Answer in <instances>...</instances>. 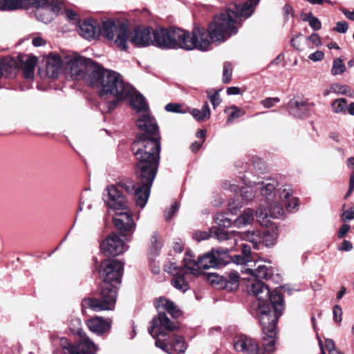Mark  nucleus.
I'll return each instance as SVG.
<instances>
[{"instance_id": "nucleus-1", "label": "nucleus", "mask_w": 354, "mask_h": 354, "mask_svg": "<svg viewBox=\"0 0 354 354\" xmlns=\"http://www.w3.org/2000/svg\"><path fill=\"white\" fill-rule=\"evenodd\" d=\"M137 160L136 173L140 183L136 185L131 180H124L117 187L133 196L137 206L143 208L148 201L151 187L160 163V145L156 141L138 140L133 146Z\"/></svg>"}, {"instance_id": "nucleus-2", "label": "nucleus", "mask_w": 354, "mask_h": 354, "mask_svg": "<svg viewBox=\"0 0 354 354\" xmlns=\"http://www.w3.org/2000/svg\"><path fill=\"white\" fill-rule=\"evenodd\" d=\"M252 9L248 3L232 2L218 15L214 17L208 26L210 41L223 42L238 32L241 17L248 18Z\"/></svg>"}, {"instance_id": "nucleus-3", "label": "nucleus", "mask_w": 354, "mask_h": 354, "mask_svg": "<svg viewBox=\"0 0 354 354\" xmlns=\"http://www.w3.org/2000/svg\"><path fill=\"white\" fill-rule=\"evenodd\" d=\"M158 35L165 39L159 40L158 45L162 49H178L185 50L197 49L207 51L209 49L211 41L205 28L196 26L189 32L178 28H165V35L162 31L158 32Z\"/></svg>"}, {"instance_id": "nucleus-4", "label": "nucleus", "mask_w": 354, "mask_h": 354, "mask_svg": "<svg viewBox=\"0 0 354 354\" xmlns=\"http://www.w3.org/2000/svg\"><path fill=\"white\" fill-rule=\"evenodd\" d=\"M90 86L100 87L99 95L102 99L110 97L115 99L107 102L106 106L108 112H111L118 103L131 94L133 87L124 82L120 74L105 69L100 66L96 74L89 77Z\"/></svg>"}, {"instance_id": "nucleus-5", "label": "nucleus", "mask_w": 354, "mask_h": 354, "mask_svg": "<svg viewBox=\"0 0 354 354\" xmlns=\"http://www.w3.org/2000/svg\"><path fill=\"white\" fill-rule=\"evenodd\" d=\"M283 312L273 313L271 315H263L258 318L263 334V354H270L274 351L275 339L277 335V323ZM234 348L238 352L248 354H259L260 349L255 340L245 335H241L234 343Z\"/></svg>"}, {"instance_id": "nucleus-6", "label": "nucleus", "mask_w": 354, "mask_h": 354, "mask_svg": "<svg viewBox=\"0 0 354 354\" xmlns=\"http://www.w3.org/2000/svg\"><path fill=\"white\" fill-rule=\"evenodd\" d=\"M248 292L256 297L252 302L251 310L257 318L283 312V299L281 295L276 290L270 292L263 282L259 280L253 281Z\"/></svg>"}, {"instance_id": "nucleus-7", "label": "nucleus", "mask_w": 354, "mask_h": 354, "mask_svg": "<svg viewBox=\"0 0 354 354\" xmlns=\"http://www.w3.org/2000/svg\"><path fill=\"white\" fill-rule=\"evenodd\" d=\"M30 7L41 9L42 11L36 13V17L38 20L47 24L53 19L51 12L58 13L64 8V4L62 0H0V8L4 10Z\"/></svg>"}, {"instance_id": "nucleus-8", "label": "nucleus", "mask_w": 354, "mask_h": 354, "mask_svg": "<svg viewBox=\"0 0 354 354\" xmlns=\"http://www.w3.org/2000/svg\"><path fill=\"white\" fill-rule=\"evenodd\" d=\"M230 249L213 248L210 252L199 257L198 261L194 259V256L191 252H187L185 257V266L189 270L190 274L198 276L202 273V270L218 268L230 263Z\"/></svg>"}, {"instance_id": "nucleus-9", "label": "nucleus", "mask_w": 354, "mask_h": 354, "mask_svg": "<svg viewBox=\"0 0 354 354\" xmlns=\"http://www.w3.org/2000/svg\"><path fill=\"white\" fill-rule=\"evenodd\" d=\"M155 306L158 311V315L152 319L151 326L148 330L149 333L153 336V333L156 330V335L160 336L176 330L177 326L170 321L165 312H162V310H166L172 317H179L181 313L174 303L165 297H160L156 301Z\"/></svg>"}, {"instance_id": "nucleus-10", "label": "nucleus", "mask_w": 354, "mask_h": 354, "mask_svg": "<svg viewBox=\"0 0 354 354\" xmlns=\"http://www.w3.org/2000/svg\"><path fill=\"white\" fill-rule=\"evenodd\" d=\"M50 339L55 346H59L54 354H95L97 351L95 344L86 335H81L75 344H72L67 338L57 333H53Z\"/></svg>"}, {"instance_id": "nucleus-11", "label": "nucleus", "mask_w": 354, "mask_h": 354, "mask_svg": "<svg viewBox=\"0 0 354 354\" xmlns=\"http://www.w3.org/2000/svg\"><path fill=\"white\" fill-rule=\"evenodd\" d=\"M100 32L120 50L125 51L128 49L129 26L127 22L108 19L102 22Z\"/></svg>"}, {"instance_id": "nucleus-12", "label": "nucleus", "mask_w": 354, "mask_h": 354, "mask_svg": "<svg viewBox=\"0 0 354 354\" xmlns=\"http://www.w3.org/2000/svg\"><path fill=\"white\" fill-rule=\"evenodd\" d=\"M118 289L117 286L102 283L100 298H84L82 301V306L84 308H91L95 312L112 310L115 306Z\"/></svg>"}, {"instance_id": "nucleus-13", "label": "nucleus", "mask_w": 354, "mask_h": 354, "mask_svg": "<svg viewBox=\"0 0 354 354\" xmlns=\"http://www.w3.org/2000/svg\"><path fill=\"white\" fill-rule=\"evenodd\" d=\"M160 31H162L165 34V28L161 27H158L156 29L150 27H136L132 32L129 30L128 44L131 43L134 46L138 48H144L152 45L162 49V46L158 45L159 40L165 39V37H162L158 35V32Z\"/></svg>"}, {"instance_id": "nucleus-14", "label": "nucleus", "mask_w": 354, "mask_h": 354, "mask_svg": "<svg viewBox=\"0 0 354 354\" xmlns=\"http://www.w3.org/2000/svg\"><path fill=\"white\" fill-rule=\"evenodd\" d=\"M99 66L91 59L81 56H75L68 62L71 77L75 80L83 79L88 84H90L89 77L96 74Z\"/></svg>"}, {"instance_id": "nucleus-15", "label": "nucleus", "mask_w": 354, "mask_h": 354, "mask_svg": "<svg viewBox=\"0 0 354 354\" xmlns=\"http://www.w3.org/2000/svg\"><path fill=\"white\" fill-rule=\"evenodd\" d=\"M136 126L139 129L143 131L144 133L138 135L136 139L132 144V151H133L134 144L138 140L156 141L159 143L160 151L161 144L158 127L156 120L150 115L149 111L140 113V116L136 120Z\"/></svg>"}, {"instance_id": "nucleus-16", "label": "nucleus", "mask_w": 354, "mask_h": 354, "mask_svg": "<svg viewBox=\"0 0 354 354\" xmlns=\"http://www.w3.org/2000/svg\"><path fill=\"white\" fill-rule=\"evenodd\" d=\"M124 264L113 259H106L102 261L99 271L103 283H109L118 287L120 286L123 274Z\"/></svg>"}, {"instance_id": "nucleus-17", "label": "nucleus", "mask_w": 354, "mask_h": 354, "mask_svg": "<svg viewBox=\"0 0 354 354\" xmlns=\"http://www.w3.org/2000/svg\"><path fill=\"white\" fill-rule=\"evenodd\" d=\"M128 246L117 233L109 235L100 244L102 252L106 257H115L122 254Z\"/></svg>"}, {"instance_id": "nucleus-18", "label": "nucleus", "mask_w": 354, "mask_h": 354, "mask_svg": "<svg viewBox=\"0 0 354 354\" xmlns=\"http://www.w3.org/2000/svg\"><path fill=\"white\" fill-rule=\"evenodd\" d=\"M113 221L115 227L123 236L131 235L136 230V225L128 207L126 209L116 211L113 216Z\"/></svg>"}, {"instance_id": "nucleus-19", "label": "nucleus", "mask_w": 354, "mask_h": 354, "mask_svg": "<svg viewBox=\"0 0 354 354\" xmlns=\"http://www.w3.org/2000/svg\"><path fill=\"white\" fill-rule=\"evenodd\" d=\"M105 192H107L108 198L104 199V201L110 208L115 212L126 209L128 207L127 199L118 187L110 185L107 187Z\"/></svg>"}, {"instance_id": "nucleus-20", "label": "nucleus", "mask_w": 354, "mask_h": 354, "mask_svg": "<svg viewBox=\"0 0 354 354\" xmlns=\"http://www.w3.org/2000/svg\"><path fill=\"white\" fill-rule=\"evenodd\" d=\"M243 280L256 281L260 279H268L272 275L271 266L259 264L255 269L241 266L240 270Z\"/></svg>"}, {"instance_id": "nucleus-21", "label": "nucleus", "mask_w": 354, "mask_h": 354, "mask_svg": "<svg viewBox=\"0 0 354 354\" xmlns=\"http://www.w3.org/2000/svg\"><path fill=\"white\" fill-rule=\"evenodd\" d=\"M283 213L282 205L279 203L275 202L270 204L267 207H263L261 205L257 212V216L261 225H266L269 221L268 220L269 217L279 218L282 217Z\"/></svg>"}, {"instance_id": "nucleus-22", "label": "nucleus", "mask_w": 354, "mask_h": 354, "mask_svg": "<svg viewBox=\"0 0 354 354\" xmlns=\"http://www.w3.org/2000/svg\"><path fill=\"white\" fill-rule=\"evenodd\" d=\"M79 33L84 38L90 40L100 35V28L93 19L79 21Z\"/></svg>"}, {"instance_id": "nucleus-23", "label": "nucleus", "mask_w": 354, "mask_h": 354, "mask_svg": "<svg viewBox=\"0 0 354 354\" xmlns=\"http://www.w3.org/2000/svg\"><path fill=\"white\" fill-rule=\"evenodd\" d=\"M86 325L91 332L102 335L110 330L111 320L96 316L89 319L86 322Z\"/></svg>"}, {"instance_id": "nucleus-24", "label": "nucleus", "mask_w": 354, "mask_h": 354, "mask_svg": "<svg viewBox=\"0 0 354 354\" xmlns=\"http://www.w3.org/2000/svg\"><path fill=\"white\" fill-rule=\"evenodd\" d=\"M127 98L129 99L131 106L133 109L136 110L138 113L140 114L149 111L148 104L144 96L138 93L133 88L131 94L127 96Z\"/></svg>"}, {"instance_id": "nucleus-25", "label": "nucleus", "mask_w": 354, "mask_h": 354, "mask_svg": "<svg viewBox=\"0 0 354 354\" xmlns=\"http://www.w3.org/2000/svg\"><path fill=\"white\" fill-rule=\"evenodd\" d=\"M17 58L23 68L24 77L32 78L37 61V57L32 55H19Z\"/></svg>"}, {"instance_id": "nucleus-26", "label": "nucleus", "mask_w": 354, "mask_h": 354, "mask_svg": "<svg viewBox=\"0 0 354 354\" xmlns=\"http://www.w3.org/2000/svg\"><path fill=\"white\" fill-rule=\"evenodd\" d=\"M62 66V61L59 55L50 54L46 57V71L48 77L55 78L58 76Z\"/></svg>"}, {"instance_id": "nucleus-27", "label": "nucleus", "mask_w": 354, "mask_h": 354, "mask_svg": "<svg viewBox=\"0 0 354 354\" xmlns=\"http://www.w3.org/2000/svg\"><path fill=\"white\" fill-rule=\"evenodd\" d=\"M290 113L295 117H304L308 111L307 104L303 101L292 100L288 104Z\"/></svg>"}, {"instance_id": "nucleus-28", "label": "nucleus", "mask_w": 354, "mask_h": 354, "mask_svg": "<svg viewBox=\"0 0 354 354\" xmlns=\"http://www.w3.org/2000/svg\"><path fill=\"white\" fill-rule=\"evenodd\" d=\"M210 236L214 239H216L219 241H230L232 245L228 248L232 249H230V251L233 249V245L236 243V239L234 237H231V235L228 232L217 227H212L210 230Z\"/></svg>"}, {"instance_id": "nucleus-29", "label": "nucleus", "mask_w": 354, "mask_h": 354, "mask_svg": "<svg viewBox=\"0 0 354 354\" xmlns=\"http://www.w3.org/2000/svg\"><path fill=\"white\" fill-rule=\"evenodd\" d=\"M254 221V211L248 208L245 209L234 221V225L239 227H244L250 225Z\"/></svg>"}, {"instance_id": "nucleus-30", "label": "nucleus", "mask_w": 354, "mask_h": 354, "mask_svg": "<svg viewBox=\"0 0 354 354\" xmlns=\"http://www.w3.org/2000/svg\"><path fill=\"white\" fill-rule=\"evenodd\" d=\"M190 113L197 121H205L210 118L211 111L208 103L206 102L203 105L201 110L192 109Z\"/></svg>"}, {"instance_id": "nucleus-31", "label": "nucleus", "mask_w": 354, "mask_h": 354, "mask_svg": "<svg viewBox=\"0 0 354 354\" xmlns=\"http://www.w3.org/2000/svg\"><path fill=\"white\" fill-rule=\"evenodd\" d=\"M189 273H182L174 277L171 280V284L176 289L185 292L189 289V284L186 281L185 276Z\"/></svg>"}, {"instance_id": "nucleus-32", "label": "nucleus", "mask_w": 354, "mask_h": 354, "mask_svg": "<svg viewBox=\"0 0 354 354\" xmlns=\"http://www.w3.org/2000/svg\"><path fill=\"white\" fill-rule=\"evenodd\" d=\"M277 239V234L274 231L266 230L263 233L261 232V247L263 245L273 246L276 243Z\"/></svg>"}, {"instance_id": "nucleus-33", "label": "nucleus", "mask_w": 354, "mask_h": 354, "mask_svg": "<svg viewBox=\"0 0 354 354\" xmlns=\"http://www.w3.org/2000/svg\"><path fill=\"white\" fill-rule=\"evenodd\" d=\"M185 262V259H183ZM164 270L165 272L171 274L174 277L177 276L178 274H181L182 273H190L189 270L185 266V263L183 266L181 267L176 264L175 262H169L164 266Z\"/></svg>"}, {"instance_id": "nucleus-34", "label": "nucleus", "mask_w": 354, "mask_h": 354, "mask_svg": "<svg viewBox=\"0 0 354 354\" xmlns=\"http://www.w3.org/2000/svg\"><path fill=\"white\" fill-rule=\"evenodd\" d=\"M330 91L336 94L346 95L354 98V91L347 85L334 83L330 85Z\"/></svg>"}, {"instance_id": "nucleus-35", "label": "nucleus", "mask_w": 354, "mask_h": 354, "mask_svg": "<svg viewBox=\"0 0 354 354\" xmlns=\"http://www.w3.org/2000/svg\"><path fill=\"white\" fill-rule=\"evenodd\" d=\"M244 239L252 243V246L256 250L261 249V232L251 231L247 232L244 234Z\"/></svg>"}, {"instance_id": "nucleus-36", "label": "nucleus", "mask_w": 354, "mask_h": 354, "mask_svg": "<svg viewBox=\"0 0 354 354\" xmlns=\"http://www.w3.org/2000/svg\"><path fill=\"white\" fill-rule=\"evenodd\" d=\"M332 111L335 113L346 115L347 112V101L345 98H339L331 103Z\"/></svg>"}, {"instance_id": "nucleus-37", "label": "nucleus", "mask_w": 354, "mask_h": 354, "mask_svg": "<svg viewBox=\"0 0 354 354\" xmlns=\"http://www.w3.org/2000/svg\"><path fill=\"white\" fill-rule=\"evenodd\" d=\"M319 346L320 348V353L319 354H326L324 348L328 351V354H341V353L336 349L335 342L331 339H326L324 346L322 340L319 339Z\"/></svg>"}, {"instance_id": "nucleus-38", "label": "nucleus", "mask_w": 354, "mask_h": 354, "mask_svg": "<svg viewBox=\"0 0 354 354\" xmlns=\"http://www.w3.org/2000/svg\"><path fill=\"white\" fill-rule=\"evenodd\" d=\"M261 194L268 201L271 200L274 196V191L276 189V183H261Z\"/></svg>"}, {"instance_id": "nucleus-39", "label": "nucleus", "mask_w": 354, "mask_h": 354, "mask_svg": "<svg viewBox=\"0 0 354 354\" xmlns=\"http://www.w3.org/2000/svg\"><path fill=\"white\" fill-rule=\"evenodd\" d=\"M171 345L172 351H175L178 354L185 353L187 346H185V339L182 336L174 335L173 343Z\"/></svg>"}, {"instance_id": "nucleus-40", "label": "nucleus", "mask_w": 354, "mask_h": 354, "mask_svg": "<svg viewBox=\"0 0 354 354\" xmlns=\"http://www.w3.org/2000/svg\"><path fill=\"white\" fill-rule=\"evenodd\" d=\"M246 185L245 187H243L241 189V196L245 200H251L254 197L255 192L253 190L252 187L259 184L255 182L245 181Z\"/></svg>"}, {"instance_id": "nucleus-41", "label": "nucleus", "mask_w": 354, "mask_h": 354, "mask_svg": "<svg viewBox=\"0 0 354 354\" xmlns=\"http://www.w3.org/2000/svg\"><path fill=\"white\" fill-rule=\"evenodd\" d=\"M346 71V66L343 60L340 58H337L333 60V66L331 68V74L333 75H337L342 74Z\"/></svg>"}, {"instance_id": "nucleus-42", "label": "nucleus", "mask_w": 354, "mask_h": 354, "mask_svg": "<svg viewBox=\"0 0 354 354\" xmlns=\"http://www.w3.org/2000/svg\"><path fill=\"white\" fill-rule=\"evenodd\" d=\"M219 91V90L215 91L214 89H208L206 91L207 98L210 101L214 109H216L221 102Z\"/></svg>"}, {"instance_id": "nucleus-43", "label": "nucleus", "mask_w": 354, "mask_h": 354, "mask_svg": "<svg viewBox=\"0 0 354 354\" xmlns=\"http://www.w3.org/2000/svg\"><path fill=\"white\" fill-rule=\"evenodd\" d=\"M19 66L17 64V62L12 58L9 59H3L0 61V77L3 75V71H7L8 68H17Z\"/></svg>"}, {"instance_id": "nucleus-44", "label": "nucleus", "mask_w": 354, "mask_h": 354, "mask_svg": "<svg viewBox=\"0 0 354 354\" xmlns=\"http://www.w3.org/2000/svg\"><path fill=\"white\" fill-rule=\"evenodd\" d=\"M214 220L216 224L224 227H229L232 225V221L225 217V214L218 213L214 216Z\"/></svg>"}, {"instance_id": "nucleus-45", "label": "nucleus", "mask_w": 354, "mask_h": 354, "mask_svg": "<svg viewBox=\"0 0 354 354\" xmlns=\"http://www.w3.org/2000/svg\"><path fill=\"white\" fill-rule=\"evenodd\" d=\"M242 207L243 204L239 199H233L229 202L227 209L232 215H236Z\"/></svg>"}, {"instance_id": "nucleus-46", "label": "nucleus", "mask_w": 354, "mask_h": 354, "mask_svg": "<svg viewBox=\"0 0 354 354\" xmlns=\"http://www.w3.org/2000/svg\"><path fill=\"white\" fill-rule=\"evenodd\" d=\"M241 278V275L237 270H231L228 273H227V277L225 278V281L227 283H230L232 285H238L239 279Z\"/></svg>"}, {"instance_id": "nucleus-47", "label": "nucleus", "mask_w": 354, "mask_h": 354, "mask_svg": "<svg viewBox=\"0 0 354 354\" xmlns=\"http://www.w3.org/2000/svg\"><path fill=\"white\" fill-rule=\"evenodd\" d=\"M230 109H232V111L227 119V123H231L234 119L239 118L245 114V112L242 109L236 106H232Z\"/></svg>"}, {"instance_id": "nucleus-48", "label": "nucleus", "mask_w": 354, "mask_h": 354, "mask_svg": "<svg viewBox=\"0 0 354 354\" xmlns=\"http://www.w3.org/2000/svg\"><path fill=\"white\" fill-rule=\"evenodd\" d=\"M232 68L231 64L229 62H226L223 66V81L224 83H228L232 77Z\"/></svg>"}, {"instance_id": "nucleus-49", "label": "nucleus", "mask_w": 354, "mask_h": 354, "mask_svg": "<svg viewBox=\"0 0 354 354\" xmlns=\"http://www.w3.org/2000/svg\"><path fill=\"white\" fill-rule=\"evenodd\" d=\"M333 321L339 324L342 320V309L339 305H335L333 310Z\"/></svg>"}, {"instance_id": "nucleus-50", "label": "nucleus", "mask_w": 354, "mask_h": 354, "mask_svg": "<svg viewBox=\"0 0 354 354\" xmlns=\"http://www.w3.org/2000/svg\"><path fill=\"white\" fill-rule=\"evenodd\" d=\"M230 262L232 261L237 266H244L247 263L251 262L248 259V257H245L242 254H236L234 257H230Z\"/></svg>"}, {"instance_id": "nucleus-51", "label": "nucleus", "mask_w": 354, "mask_h": 354, "mask_svg": "<svg viewBox=\"0 0 354 354\" xmlns=\"http://www.w3.org/2000/svg\"><path fill=\"white\" fill-rule=\"evenodd\" d=\"M156 346L162 351H164L165 353L168 354H172V349H171V345L167 344L163 341L160 340V339H157L155 343Z\"/></svg>"}, {"instance_id": "nucleus-52", "label": "nucleus", "mask_w": 354, "mask_h": 354, "mask_svg": "<svg viewBox=\"0 0 354 354\" xmlns=\"http://www.w3.org/2000/svg\"><path fill=\"white\" fill-rule=\"evenodd\" d=\"M179 205L177 202H175L165 213V218L167 221H169L171 217L178 212Z\"/></svg>"}, {"instance_id": "nucleus-53", "label": "nucleus", "mask_w": 354, "mask_h": 354, "mask_svg": "<svg viewBox=\"0 0 354 354\" xmlns=\"http://www.w3.org/2000/svg\"><path fill=\"white\" fill-rule=\"evenodd\" d=\"M165 109L167 112L171 113H185L181 110V106L176 103H169L165 106Z\"/></svg>"}, {"instance_id": "nucleus-54", "label": "nucleus", "mask_w": 354, "mask_h": 354, "mask_svg": "<svg viewBox=\"0 0 354 354\" xmlns=\"http://www.w3.org/2000/svg\"><path fill=\"white\" fill-rule=\"evenodd\" d=\"M292 190L290 187H286L283 189L279 190V198L283 200H288L291 196Z\"/></svg>"}, {"instance_id": "nucleus-55", "label": "nucleus", "mask_w": 354, "mask_h": 354, "mask_svg": "<svg viewBox=\"0 0 354 354\" xmlns=\"http://www.w3.org/2000/svg\"><path fill=\"white\" fill-rule=\"evenodd\" d=\"M279 102V99L278 97H268L261 101V104L266 108H271L276 103Z\"/></svg>"}, {"instance_id": "nucleus-56", "label": "nucleus", "mask_w": 354, "mask_h": 354, "mask_svg": "<svg viewBox=\"0 0 354 354\" xmlns=\"http://www.w3.org/2000/svg\"><path fill=\"white\" fill-rule=\"evenodd\" d=\"M286 209L289 212H293L297 209L298 201L297 198H292L286 203Z\"/></svg>"}, {"instance_id": "nucleus-57", "label": "nucleus", "mask_w": 354, "mask_h": 354, "mask_svg": "<svg viewBox=\"0 0 354 354\" xmlns=\"http://www.w3.org/2000/svg\"><path fill=\"white\" fill-rule=\"evenodd\" d=\"M241 254L245 257H248V259L250 261H252V257H251V248L250 245L246 244H241Z\"/></svg>"}, {"instance_id": "nucleus-58", "label": "nucleus", "mask_w": 354, "mask_h": 354, "mask_svg": "<svg viewBox=\"0 0 354 354\" xmlns=\"http://www.w3.org/2000/svg\"><path fill=\"white\" fill-rule=\"evenodd\" d=\"M348 28V25L346 21H339L337 23L335 30L339 33H345Z\"/></svg>"}, {"instance_id": "nucleus-59", "label": "nucleus", "mask_w": 354, "mask_h": 354, "mask_svg": "<svg viewBox=\"0 0 354 354\" xmlns=\"http://www.w3.org/2000/svg\"><path fill=\"white\" fill-rule=\"evenodd\" d=\"M324 54L321 50H317L313 53H311L308 58L309 59L314 61V62H318L321 61L324 58Z\"/></svg>"}, {"instance_id": "nucleus-60", "label": "nucleus", "mask_w": 354, "mask_h": 354, "mask_svg": "<svg viewBox=\"0 0 354 354\" xmlns=\"http://www.w3.org/2000/svg\"><path fill=\"white\" fill-rule=\"evenodd\" d=\"M209 234L206 232H196L194 234V239L198 241L206 240L209 238Z\"/></svg>"}, {"instance_id": "nucleus-61", "label": "nucleus", "mask_w": 354, "mask_h": 354, "mask_svg": "<svg viewBox=\"0 0 354 354\" xmlns=\"http://www.w3.org/2000/svg\"><path fill=\"white\" fill-rule=\"evenodd\" d=\"M309 25L314 30H318L322 28L320 21L315 17H311V20L309 22Z\"/></svg>"}, {"instance_id": "nucleus-62", "label": "nucleus", "mask_w": 354, "mask_h": 354, "mask_svg": "<svg viewBox=\"0 0 354 354\" xmlns=\"http://www.w3.org/2000/svg\"><path fill=\"white\" fill-rule=\"evenodd\" d=\"M66 15L67 19L69 21H73L74 23H76V22L79 23L77 15L74 11H73L71 10H66Z\"/></svg>"}, {"instance_id": "nucleus-63", "label": "nucleus", "mask_w": 354, "mask_h": 354, "mask_svg": "<svg viewBox=\"0 0 354 354\" xmlns=\"http://www.w3.org/2000/svg\"><path fill=\"white\" fill-rule=\"evenodd\" d=\"M342 221L346 222L347 221H351L354 218V210L348 209L344 211L342 214Z\"/></svg>"}, {"instance_id": "nucleus-64", "label": "nucleus", "mask_w": 354, "mask_h": 354, "mask_svg": "<svg viewBox=\"0 0 354 354\" xmlns=\"http://www.w3.org/2000/svg\"><path fill=\"white\" fill-rule=\"evenodd\" d=\"M308 39L310 40L313 44H314L316 46H319L321 45V39L318 34L313 33L308 37Z\"/></svg>"}]
</instances>
